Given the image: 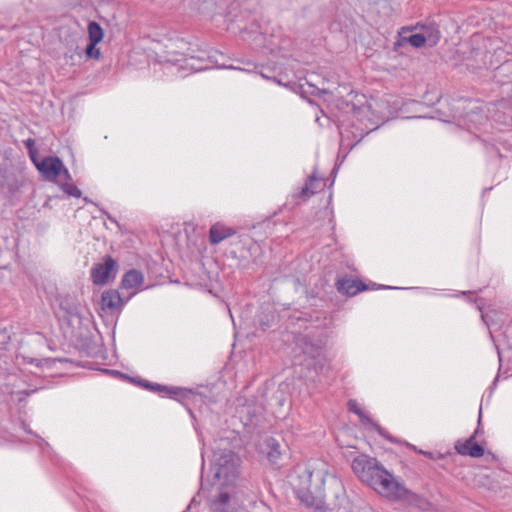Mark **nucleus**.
<instances>
[{
	"label": "nucleus",
	"mask_w": 512,
	"mask_h": 512,
	"mask_svg": "<svg viewBox=\"0 0 512 512\" xmlns=\"http://www.w3.org/2000/svg\"><path fill=\"white\" fill-rule=\"evenodd\" d=\"M61 189L64 191V193L68 194L69 196L80 198L82 195L81 190L74 184L63 183L61 184Z\"/></svg>",
	"instance_id": "aec40b11"
},
{
	"label": "nucleus",
	"mask_w": 512,
	"mask_h": 512,
	"mask_svg": "<svg viewBox=\"0 0 512 512\" xmlns=\"http://www.w3.org/2000/svg\"><path fill=\"white\" fill-rule=\"evenodd\" d=\"M88 37H89V43L85 48V54L90 59L98 60L101 58V52H100V49L97 48V44L103 38V30L97 22H95V21L89 22Z\"/></svg>",
	"instance_id": "6e6552de"
},
{
	"label": "nucleus",
	"mask_w": 512,
	"mask_h": 512,
	"mask_svg": "<svg viewBox=\"0 0 512 512\" xmlns=\"http://www.w3.org/2000/svg\"><path fill=\"white\" fill-rule=\"evenodd\" d=\"M36 167L46 179L54 180L61 173L64 174L66 179H71L69 171L57 157H45L40 163L36 164Z\"/></svg>",
	"instance_id": "0eeeda50"
},
{
	"label": "nucleus",
	"mask_w": 512,
	"mask_h": 512,
	"mask_svg": "<svg viewBox=\"0 0 512 512\" xmlns=\"http://www.w3.org/2000/svg\"><path fill=\"white\" fill-rule=\"evenodd\" d=\"M419 453H421V454H423V455H425V456H427L429 458H433L431 452H426V451L419 450Z\"/></svg>",
	"instance_id": "cd10ccee"
},
{
	"label": "nucleus",
	"mask_w": 512,
	"mask_h": 512,
	"mask_svg": "<svg viewBox=\"0 0 512 512\" xmlns=\"http://www.w3.org/2000/svg\"><path fill=\"white\" fill-rule=\"evenodd\" d=\"M239 458L230 449H220L214 451L211 463V472L213 473V486L221 482L226 486L233 482L238 476Z\"/></svg>",
	"instance_id": "20e7f679"
},
{
	"label": "nucleus",
	"mask_w": 512,
	"mask_h": 512,
	"mask_svg": "<svg viewBox=\"0 0 512 512\" xmlns=\"http://www.w3.org/2000/svg\"><path fill=\"white\" fill-rule=\"evenodd\" d=\"M117 270V262L111 256H106L103 263L94 264L91 268V280L95 285H105L116 277Z\"/></svg>",
	"instance_id": "423d86ee"
},
{
	"label": "nucleus",
	"mask_w": 512,
	"mask_h": 512,
	"mask_svg": "<svg viewBox=\"0 0 512 512\" xmlns=\"http://www.w3.org/2000/svg\"><path fill=\"white\" fill-rule=\"evenodd\" d=\"M268 448L267 458L272 464H276L281 457L280 444L274 438H268L266 440Z\"/></svg>",
	"instance_id": "6ab92c4d"
},
{
	"label": "nucleus",
	"mask_w": 512,
	"mask_h": 512,
	"mask_svg": "<svg viewBox=\"0 0 512 512\" xmlns=\"http://www.w3.org/2000/svg\"><path fill=\"white\" fill-rule=\"evenodd\" d=\"M503 144L507 150L512 151V135L505 139Z\"/></svg>",
	"instance_id": "a878e982"
},
{
	"label": "nucleus",
	"mask_w": 512,
	"mask_h": 512,
	"mask_svg": "<svg viewBox=\"0 0 512 512\" xmlns=\"http://www.w3.org/2000/svg\"><path fill=\"white\" fill-rule=\"evenodd\" d=\"M511 69H512V62L507 61V62H505L504 64H502L501 66H499L497 68V73L499 75H501V74H504L505 72H507V71H509Z\"/></svg>",
	"instance_id": "5701e85b"
},
{
	"label": "nucleus",
	"mask_w": 512,
	"mask_h": 512,
	"mask_svg": "<svg viewBox=\"0 0 512 512\" xmlns=\"http://www.w3.org/2000/svg\"><path fill=\"white\" fill-rule=\"evenodd\" d=\"M291 485L297 498L316 510L337 507L345 497L342 481L319 460L308 467H297L291 475Z\"/></svg>",
	"instance_id": "f257e3e1"
},
{
	"label": "nucleus",
	"mask_w": 512,
	"mask_h": 512,
	"mask_svg": "<svg viewBox=\"0 0 512 512\" xmlns=\"http://www.w3.org/2000/svg\"><path fill=\"white\" fill-rule=\"evenodd\" d=\"M455 449L461 455H469L474 458H479L484 454L483 447L475 442V435L470 436L465 442L457 441Z\"/></svg>",
	"instance_id": "ddd939ff"
},
{
	"label": "nucleus",
	"mask_w": 512,
	"mask_h": 512,
	"mask_svg": "<svg viewBox=\"0 0 512 512\" xmlns=\"http://www.w3.org/2000/svg\"><path fill=\"white\" fill-rule=\"evenodd\" d=\"M200 53L201 54L197 55L196 51L191 47H187V49L183 52H179L177 50H167L165 51L164 59L166 62L172 64H180L185 62L187 67L196 72L209 69L214 64L221 68L237 69L234 66L220 65L217 57H223V54L219 53L218 51H213L212 53L200 51ZM238 69L242 70L241 68Z\"/></svg>",
	"instance_id": "7ed1b4c3"
},
{
	"label": "nucleus",
	"mask_w": 512,
	"mask_h": 512,
	"mask_svg": "<svg viewBox=\"0 0 512 512\" xmlns=\"http://www.w3.org/2000/svg\"><path fill=\"white\" fill-rule=\"evenodd\" d=\"M11 340L7 329H0V350H5Z\"/></svg>",
	"instance_id": "4be33fe9"
},
{
	"label": "nucleus",
	"mask_w": 512,
	"mask_h": 512,
	"mask_svg": "<svg viewBox=\"0 0 512 512\" xmlns=\"http://www.w3.org/2000/svg\"><path fill=\"white\" fill-rule=\"evenodd\" d=\"M125 303L117 290H106L101 295L102 309L111 313L121 310Z\"/></svg>",
	"instance_id": "9b49d317"
},
{
	"label": "nucleus",
	"mask_w": 512,
	"mask_h": 512,
	"mask_svg": "<svg viewBox=\"0 0 512 512\" xmlns=\"http://www.w3.org/2000/svg\"><path fill=\"white\" fill-rule=\"evenodd\" d=\"M300 348L304 355V363L307 368L313 369L316 373L322 371L326 363L323 348L307 339L301 341Z\"/></svg>",
	"instance_id": "39448f33"
},
{
	"label": "nucleus",
	"mask_w": 512,
	"mask_h": 512,
	"mask_svg": "<svg viewBox=\"0 0 512 512\" xmlns=\"http://www.w3.org/2000/svg\"><path fill=\"white\" fill-rule=\"evenodd\" d=\"M348 409L350 412H353L358 415L360 421L366 425L370 426L372 429H374L380 436L388 439L389 441L393 442V438L387 433L385 429H383L378 423L374 422L371 417L363 411L358 403L355 400H349L348 402Z\"/></svg>",
	"instance_id": "1a4fd4ad"
},
{
	"label": "nucleus",
	"mask_w": 512,
	"mask_h": 512,
	"mask_svg": "<svg viewBox=\"0 0 512 512\" xmlns=\"http://www.w3.org/2000/svg\"><path fill=\"white\" fill-rule=\"evenodd\" d=\"M144 283V275L141 271L131 269L127 271L121 280L120 287L122 289H137Z\"/></svg>",
	"instance_id": "f3484780"
},
{
	"label": "nucleus",
	"mask_w": 512,
	"mask_h": 512,
	"mask_svg": "<svg viewBox=\"0 0 512 512\" xmlns=\"http://www.w3.org/2000/svg\"><path fill=\"white\" fill-rule=\"evenodd\" d=\"M108 219H110L111 221L115 222V220L110 215L108 216Z\"/></svg>",
	"instance_id": "72a5a7b5"
},
{
	"label": "nucleus",
	"mask_w": 512,
	"mask_h": 512,
	"mask_svg": "<svg viewBox=\"0 0 512 512\" xmlns=\"http://www.w3.org/2000/svg\"><path fill=\"white\" fill-rule=\"evenodd\" d=\"M179 45H177L178 48L183 49L182 46L187 45L182 39L178 41Z\"/></svg>",
	"instance_id": "c85d7f7f"
},
{
	"label": "nucleus",
	"mask_w": 512,
	"mask_h": 512,
	"mask_svg": "<svg viewBox=\"0 0 512 512\" xmlns=\"http://www.w3.org/2000/svg\"><path fill=\"white\" fill-rule=\"evenodd\" d=\"M339 129H340V134H341L342 138L344 139L345 135H344L343 128H342V127H339Z\"/></svg>",
	"instance_id": "c756f323"
},
{
	"label": "nucleus",
	"mask_w": 512,
	"mask_h": 512,
	"mask_svg": "<svg viewBox=\"0 0 512 512\" xmlns=\"http://www.w3.org/2000/svg\"><path fill=\"white\" fill-rule=\"evenodd\" d=\"M422 33H424L426 44H428L430 47L435 46L441 38V33L434 24L423 26Z\"/></svg>",
	"instance_id": "a211bd4d"
},
{
	"label": "nucleus",
	"mask_w": 512,
	"mask_h": 512,
	"mask_svg": "<svg viewBox=\"0 0 512 512\" xmlns=\"http://www.w3.org/2000/svg\"><path fill=\"white\" fill-rule=\"evenodd\" d=\"M24 144L28 149L29 153L32 154L35 148V140L32 138H28L24 141Z\"/></svg>",
	"instance_id": "b1692460"
},
{
	"label": "nucleus",
	"mask_w": 512,
	"mask_h": 512,
	"mask_svg": "<svg viewBox=\"0 0 512 512\" xmlns=\"http://www.w3.org/2000/svg\"><path fill=\"white\" fill-rule=\"evenodd\" d=\"M481 415H482V412L480 411V412H479V419L481 418Z\"/></svg>",
	"instance_id": "f704fd0d"
},
{
	"label": "nucleus",
	"mask_w": 512,
	"mask_h": 512,
	"mask_svg": "<svg viewBox=\"0 0 512 512\" xmlns=\"http://www.w3.org/2000/svg\"><path fill=\"white\" fill-rule=\"evenodd\" d=\"M313 88H314V89H313V91H311V93H312V94H315L316 92H317L318 94H319V93H321V92H323V93H325V92H326V90H325V89L321 90V89L316 88V87H313Z\"/></svg>",
	"instance_id": "bb28decb"
},
{
	"label": "nucleus",
	"mask_w": 512,
	"mask_h": 512,
	"mask_svg": "<svg viewBox=\"0 0 512 512\" xmlns=\"http://www.w3.org/2000/svg\"><path fill=\"white\" fill-rule=\"evenodd\" d=\"M8 188L11 193L16 192L19 189L18 181L14 180L12 183L9 184Z\"/></svg>",
	"instance_id": "393cba45"
},
{
	"label": "nucleus",
	"mask_w": 512,
	"mask_h": 512,
	"mask_svg": "<svg viewBox=\"0 0 512 512\" xmlns=\"http://www.w3.org/2000/svg\"><path fill=\"white\" fill-rule=\"evenodd\" d=\"M408 42L415 48H420L426 44L424 33L412 34L408 37Z\"/></svg>",
	"instance_id": "412c9836"
},
{
	"label": "nucleus",
	"mask_w": 512,
	"mask_h": 512,
	"mask_svg": "<svg viewBox=\"0 0 512 512\" xmlns=\"http://www.w3.org/2000/svg\"><path fill=\"white\" fill-rule=\"evenodd\" d=\"M134 295H135V292H132V293H131V295H129L128 299H127V300H125V301L127 302V301H128L130 298H132V296H134Z\"/></svg>",
	"instance_id": "2f4dec72"
},
{
	"label": "nucleus",
	"mask_w": 512,
	"mask_h": 512,
	"mask_svg": "<svg viewBox=\"0 0 512 512\" xmlns=\"http://www.w3.org/2000/svg\"><path fill=\"white\" fill-rule=\"evenodd\" d=\"M323 186H324L323 179L318 178L316 175V171H314L308 177L305 185L301 188V190L297 194V196L307 199L310 196L314 195L317 192V190L322 189Z\"/></svg>",
	"instance_id": "dca6fc26"
},
{
	"label": "nucleus",
	"mask_w": 512,
	"mask_h": 512,
	"mask_svg": "<svg viewBox=\"0 0 512 512\" xmlns=\"http://www.w3.org/2000/svg\"><path fill=\"white\" fill-rule=\"evenodd\" d=\"M235 229L216 223L211 226L209 230V242L212 245H217L223 240L235 235Z\"/></svg>",
	"instance_id": "2eb2a0df"
},
{
	"label": "nucleus",
	"mask_w": 512,
	"mask_h": 512,
	"mask_svg": "<svg viewBox=\"0 0 512 512\" xmlns=\"http://www.w3.org/2000/svg\"><path fill=\"white\" fill-rule=\"evenodd\" d=\"M144 387L150 389L151 391L157 392L161 396H168L170 398L177 399L178 397H184L189 392L180 387H169L161 384H152L147 381L142 384Z\"/></svg>",
	"instance_id": "4468645a"
},
{
	"label": "nucleus",
	"mask_w": 512,
	"mask_h": 512,
	"mask_svg": "<svg viewBox=\"0 0 512 512\" xmlns=\"http://www.w3.org/2000/svg\"><path fill=\"white\" fill-rule=\"evenodd\" d=\"M335 286L339 293L346 296H355L359 292L368 289L362 281L348 277H339L335 282Z\"/></svg>",
	"instance_id": "9d476101"
},
{
	"label": "nucleus",
	"mask_w": 512,
	"mask_h": 512,
	"mask_svg": "<svg viewBox=\"0 0 512 512\" xmlns=\"http://www.w3.org/2000/svg\"><path fill=\"white\" fill-rule=\"evenodd\" d=\"M353 472L362 482L390 500L411 501L417 495L408 490L405 485L388 472L375 458L360 455L352 461Z\"/></svg>",
	"instance_id": "f03ea898"
},
{
	"label": "nucleus",
	"mask_w": 512,
	"mask_h": 512,
	"mask_svg": "<svg viewBox=\"0 0 512 512\" xmlns=\"http://www.w3.org/2000/svg\"><path fill=\"white\" fill-rule=\"evenodd\" d=\"M134 295H135V292H132V293H131V295H129L128 299H127V300H125V301L127 302V301H128L130 298H132V296H134Z\"/></svg>",
	"instance_id": "473e14b6"
},
{
	"label": "nucleus",
	"mask_w": 512,
	"mask_h": 512,
	"mask_svg": "<svg viewBox=\"0 0 512 512\" xmlns=\"http://www.w3.org/2000/svg\"><path fill=\"white\" fill-rule=\"evenodd\" d=\"M134 295H135V292H132V293H131V295H129L128 299H127V300H125V301L127 302V301H128L130 298H132V296H134Z\"/></svg>",
	"instance_id": "7c9ffc66"
},
{
	"label": "nucleus",
	"mask_w": 512,
	"mask_h": 512,
	"mask_svg": "<svg viewBox=\"0 0 512 512\" xmlns=\"http://www.w3.org/2000/svg\"><path fill=\"white\" fill-rule=\"evenodd\" d=\"M217 494L211 501L212 512H236L230 505L231 496L228 491L222 487L216 488Z\"/></svg>",
	"instance_id": "f8f14e48"
}]
</instances>
